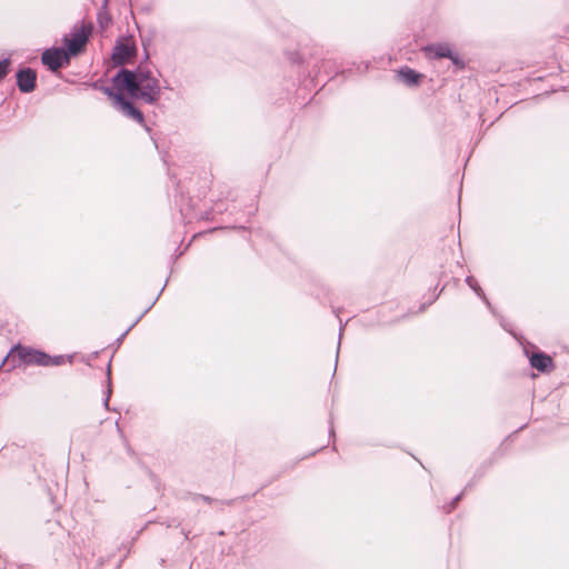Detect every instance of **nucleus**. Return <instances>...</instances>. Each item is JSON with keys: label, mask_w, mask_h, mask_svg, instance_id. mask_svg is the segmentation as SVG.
I'll list each match as a JSON object with an SVG mask.
<instances>
[{"label": "nucleus", "mask_w": 569, "mask_h": 569, "mask_svg": "<svg viewBox=\"0 0 569 569\" xmlns=\"http://www.w3.org/2000/svg\"><path fill=\"white\" fill-rule=\"evenodd\" d=\"M48 359L49 355H47L43 351L17 345L10 349L6 358L0 363V370L6 366L8 367L7 371L12 370L19 367L20 365L44 366L47 365L46 360Z\"/></svg>", "instance_id": "obj_1"}, {"label": "nucleus", "mask_w": 569, "mask_h": 569, "mask_svg": "<svg viewBox=\"0 0 569 569\" xmlns=\"http://www.w3.org/2000/svg\"><path fill=\"white\" fill-rule=\"evenodd\" d=\"M154 78L151 71L139 66L136 71L121 69L113 78V82L119 89H126L130 96H136L139 84Z\"/></svg>", "instance_id": "obj_2"}, {"label": "nucleus", "mask_w": 569, "mask_h": 569, "mask_svg": "<svg viewBox=\"0 0 569 569\" xmlns=\"http://www.w3.org/2000/svg\"><path fill=\"white\" fill-rule=\"evenodd\" d=\"M104 93L113 100L114 107L126 117L133 119L134 121L142 123L143 114L138 110L130 101H128L122 93H117L110 88L103 89Z\"/></svg>", "instance_id": "obj_3"}, {"label": "nucleus", "mask_w": 569, "mask_h": 569, "mask_svg": "<svg viewBox=\"0 0 569 569\" xmlns=\"http://www.w3.org/2000/svg\"><path fill=\"white\" fill-rule=\"evenodd\" d=\"M41 61L51 71H57L61 67L69 64L68 53L63 48H51L43 51Z\"/></svg>", "instance_id": "obj_4"}, {"label": "nucleus", "mask_w": 569, "mask_h": 569, "mask_svg": "<svg viewBox=\"0 0 569 569\" xmlns=\"http://www.w3.org/2000/svg\"><path fill=\"white\" fill-rule=\"evenodd\" d=\"M161 94L159 80L154 77L139 84V89L133 98L141 99L146 103L152 104L157 102Z\"/></svg>", "instance_id": "obj_5"}, {"label": "nucleus", "mask_w": 569, "mask_h": 569, "mask_svg": "<svg viewBox=\"0 0 569 569\" xmlns=\"http://www.w3.org/2000/svg\"><path fill=\"white\" fill-rule=\"evenodd\" d=\"M88 40L87 34L83 32V30H76L72 33L71 38H68L67 36L63 38V42L67 47L66 52L68 53V57L78 54L83 47L86 46Z\"/></svg>", "instance_id": "obj_6"}, {"label": "nucleus", "mask_w": 569, "mask_h": 569, "mask_svg": "<svg viewBox=\"0 0 569 569\" xmlns=\"http://www.w3.org/2000/svg\"><path fill=\"white\" fill-rule=\"evenodd\" d=\"M37 73L30 68L22 69L17 73V84L21 92L29 93L36 88Z\"/></svg>", "instance_id": "obj_7"}, {"label": "nucleus", "mask_w": 569, "mask_h": 569, "mask_svg": "<svg viewBox=\"0 0 569 569\" xmlns=\"http://www.w3.org/2000/svg\"><path fill=\"white\" fill-rule=\"evenodd\" d=\"M427 50L435 57V58H449L453 64H456L458 68H463L465 63L463 61L458 57V54L453 53L448 44H431L427 47Z\"/></svg>", "instance_id": "obj_8"}, {"label": "nucleus", "mask_w": 569, "mask_h": 569, "mask_svg": "<svg viewBox=\"0 0 569 569\" xmlns=\"http://www.w3.org/2000/svg\"><path fill=\"white\" fill-rule=\"evenodd\" d=\"M136 54V48L129 43L118 42L112 52L114 64L122 66Z\"/></svg>", "instance_id": "obj_9"}, {"label": "nucleus", "mask_w": 569, "mask_h": 569, "mask_svg": "<svg viewBox=\"0 0 569 569\" xmlns=\"http://www.w3.org/2000/svg\"><path fill=\"white\" fill-rule=\"evenodd\" d=\"M530 365L541 372L549 371L553 367L551 357L542 352L533 353L530 358Z\"/></svg>", "instance_id": "obj_10"}, {"label": "nucleus", "mask_w": 569, "mask_h": 569, "mask_svg": "<svg viewBox=\"0 0 569 569\" xmlns=\"http://www.w3.org/2000/svg\"><path fill=\"white\" fill-rule=\"evenodd\" d=\"M398 78L409 87L418 86L420 79L422 78L421 73L406 67L398 71Z\"/></svg>", "instance_id": "obj_11"}, {"label": "nucleus", "mask_w": 569, "mask_h": 569, "mask_svg": "<svg viewBox=\"0 0 569 569\" xmlns=\"http://www.w3.org/2000/svg\"><path fill=\"white\" fill-rule=\"evenodd\" d=\"M466 283L477 293L478 297H480L483 301H486L487 305H489L483 290L480 288L477 280L472 276H468L466 278Z\"/></svg>", "instance_id": "obj_12"}, {"label": "nucleus", "mask_w": 569, "mask_h": 569, "mask_svg": "<svg viewBox=\"0 0 569 569\" xmlns=\"http://www.w3.org/2000/svg\"><path fill=\"white\" fill-rule=\"evenodd\" d=\"M10 59L6 58L0 60V80H2L9 72Z\"/></svg>", "instance_id": "obj_13"}, {"label": "nucleus", "mask_w": 569, "mask_h": 569, "mask_svg": "<svg viewBox=\"0 0 569 569\" xmlns=\"http://www.w3.org/2000/svg\"><path fill=\"white\" fill-rule=\"evenodd\" d=\"M63 361H64V358L62 356H56V357L49 356V359L46 360L47 365H44L43 367L60 366L63 363Z\"/></svg>", "instance_id": "obj_14"}, {"label": "nucleus", "mask_w": 569, "mask_h": 569, "mask_svg": "<svg viewBox=\"0 0 569 569\" xmlns=\"http://www.w3.org/2000/svg\"><path fill=\"white\" fill-rule=\"evenodd\" d=\"M460 499H461V495L456 496L452 499V501L450 502V505H449V507L447 509V512H451L456 508V506H457V503L459 502Z\"/></svg>", "instance_id": "obj_15"}, {"label": "nucleus", "mask_w": 569, "mask_h": 569, "mask_svg": "<svg viewBox=\"0 0 569 569\" xmlns=\"http://www.w3.org/2000/svg\"><path fill=\"white\" fill-rule=\"evenodd\" d=\"M110 392H111V390H110V389H108V395H107V397H106V399H104V405H106V407H107V406H108V403H109V396H110Z\"/></svg>", "instance_id": "obj_16"}]
</instances>
